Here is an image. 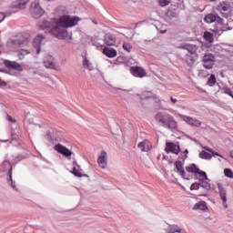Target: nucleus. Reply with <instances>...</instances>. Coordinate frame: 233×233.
Instances as JSON below:
<instances>
[{"label": "nucleus", "instance_id": "nucleus-2", "mask_svg": "<svg viewBox=\"0 0 233 233\" xmlns=\"http://www.w3.org/2000/svg\"><path fill=\"white\" fill-rule=\"evenodd\" d=\"M155 119L159 127L167 128V130H176L177 128V122L176 118L167 112H158Z\"/></svg>", "mask_w": 233, "mask_h": 233}, {"label": "nucleus", "instance_id": "nucleus-50", "mask_svg": "<svg viewBox=\"0 0 233 233\" xmlns=\"http://www.w3.org/2000/svg\"><path fill=\"white\" fill-rule=\"evenodd\" d=\"M162 159H167V156L163 155Z\"/></svg>", "mask_w": 233, "mask_h": 233}, {"label": "nucleus", "instance_id": "nucleus-39", "mask_svg": "<svg viewBox=\"0 0 233 233\" xmlns=\"http://www.w3.org/2000/svg\"><path fill=\"white\" fill-rule=\"evenodd\" d=\"M172 0H159L160 6H168Z\"/></svg>", "mask_w": 233, "mask_h": 233}, {"label": "nucleus", "instance_id": "nucleus-5", "mask_svg": "<svg viewBox=\"0 0 233 233\" xmlns=\"http://www.w3.org/2000/svg\"><path fill=\"white\" fill-rule=\"evenodd\" d=\"M217 187L218 188L219 198L222 201L224 208H228V205L227 204V201H228V198L227 197V188L220 183L217 184Z\"/></svg>", "mask_w": 233, "mask_h": 233}, {"label": "nucleus", "instance_id": "nucleus-12", "mask_svg": "<svg viewBox=\"0 0 233 233\" xmlns=\"http://www.w3.org/2000/svg\"><path fill=\"white\" fill-rule=\"evenodd\" d=\"M81 172H83V169H81V167L79 166V164H77V161H74L71 174H73V176H76V177H88V175L83 174Z\"/></svg>", "mask_w": 233, "mask_h": 233}, {"label": "nucleus", "instance_id": "nucleus-20", "mask_svg": "<svg viewBox=\"0 0 233 233\" xmlns=\"http://www.w3.org/2000/svg\"><path fill=\"white\" fill-rule=\"evenodd\" d=\"M166 233H187L185 228L173 224L168 227V228L166 230Z\"/></svg>", "mask_w": 233, "mask_h": 233}, {"label": "nucleus", "instance_id": "nucleus-13", "mask_svg": "<svg viewBox=\"0 0 233 233\" xmlns=\"http://www.w3.org/2000/svg\"><path fill=\"white\" fill-rule=\"evenodd\" d=\"M130 72H131L132 76H134L135 77H146L147 76V71H145V69H143V67L132 66L130 68Z\"/></svg>", "mask_w": 233, "mask_h": 233}, {"label": "nucleus", "instance_id": "nucleus-31", "mask_svg": "<svg viewBox=\"0 0 233 233\" xmlns=\"http://www.w3.org/2000/svg\"><path fill=\"white\" fill-rule=\"evenodd\" d=\"M204 148H205V150H207V152H210V154H212V156H218V157H221L222 159H227L222 155H219V153L214 152V149H212L210 147H205Z\"/></svg>", "mask_w": 233, "mask_h": 233}, {"label": "nucleus", "instance_id": "nucleus-43", "mask_svg": "<svg viewBox=\"0 0 233 233\" xmlns=\"http://www.w3.org/2000/svg\"><path fill=\"white\" fill-rule=\"evenodd\" d=\"M94 46H96L97 50H103V45H99L97 43H93Z\"/></svg>", "mask_w": 233, "mask_h": 233}, {"label": "nucleus", "instance_id": "nucleus-11", "mask_svg": "<svg viewBox=\"0 0 233 233\" xmlns=\"http://www.w3.org/2000/svg\"><path fill=\"white\" fill-rule=\"evenodd\" d=\"M4 65L5 68H11L16 70V72H23V66L15 61L5 60Z\"/></svg>", "mask_w": 233, "mask_h": 233}, {"label": "nucleus", "instance_id": "nucleus-30", "mask_svg": "<svg viewBox=\"0 0 233 233\" xmlns=\"http://www.w3.org/2000/svg\"><path fill=\"white\" fill-rule=\"evenodd\" d=\"M200 159H212V155L210 153H207V151H202L199 153Z\"/></svg>", "mask_w": 233, "mask_h": 233}, {"label": "nucleus", "instance_id": "nucleus-4", "mask_svg": "<svg viewBox=\"0 0 233 233\" xmlns=\"http://www.w3.org/2000/svg\"><path fill=\"white\" fill-rule=\"evenodd\" d=\"M215 61H216V57L212 54H206L202 57L203 66L207 70H210L214 66Z\"/></svg>", "mask_w": 233, "mask_h": 233}, {"label": "nucleus", "instance_id": "nucleus-17", "mask_svg": "<svg viewBox=\"0 0 233 233\" xmlns=\"http://www.w3.org/2000/svg\"><path fill=\"white\" fill-rule=\"evenodd\" d=\"M180 48L183 50H187L191 56H198V46L193 44H186L182 46Z\"/></svg>", "mask_w": 233, "mask_h": 233}, {"label": "nucleus", "instance_id": "nucleus-45", "mask_svg": "<svg viewBox=\"0 0 233 233\" xmlns=\"http://www.w3.org/2000/svg\"><path fill=\"white\" fill-rule=\"evenodd\" d=\"M7 121H10V123H15V119L13 118L11 116H7Z\"/></svg>", "mask_w": 233, "mask_h": 233}, {"label": "nucleus", "instance_id": "nucleus-48", "mask_svg": "<svg viewBox=\"0 0 233 233\" xmlns=\"http://www.w3.org/2000/svg\"><path fill=\"white\" fill-rule=\"evenodd\" d=\"M170 101H171L172 105H176V103H177V99H176L172 96H170Z\"/></svg>", "mask_w": 233, "mask_h": 233}, {"label": "nucleus", "instance_id": "nucleus-46", "mask_svg": "<svg viewBox=\"0 0 233 233\" xmlns=\"http://www.w3.org/2000/svg\"><path fill=\"white\" fill-rule=\"evenodd\" d=\"M5 14L0 12V23H3L5 21Z\"/></svg>", "mask_w": 233, "mask_h": 233}, {"label": "nucleus", "instance_id": "nucleus-44", "mask_svg": "<svg viewBox=\"0 0 233 233\" xmlns=\"http://www.w3.org/2000/svg\"><path fill=\"white\" fill-rule=\"evenodd\" d=\"M184 154H186V155H184V157H182V161H185V159H187L188 157V156H187V154H188V149H186L184 151Z\"/></svg>", "mask_w": 233, "mask_h": 233}, {"label": "nucleus", "instance_id": "nucleus-27", "mask_svg": "<svg viewBox=\"0 0 233 233\" xmlns=\"http://www.w3.org/2000/svg\"><path fill=\"white\" fill-rule=\"evenodd\" d=\"M186 170L190 174H198V172H199V168H198V166H196V164L189 165L186 167Z\"/></svg>", "mask_w": 233, "mask_h": 233}, {"label": "nucleus", "instance_id": "nucleus-16", "mask_svg": "<svg viewBox=\"0 0 233 233\" xmlns=\"http://www.w3.org/2000/svg\"><path fill=\"white\" fill-rule=\"evenodd\" d=\"M116 35L110 33L106 34L104 36V43L107 46H114L116 45Z\"/></svg>", "mask_w": 233, "mask_h": 233}, {"label": "nucleus", "instance_id": "nucleus-33", "mask_svg": "<svg viewBox=\"0 0 233 233\" xmlns=\"http://www.w3.org/2000/svg\"><path fill=\"white\" fill-rule=\"evenodd\" d=\"M200 187L205 190H210V188H212V186L209 184V182H207V181H202L200 183Z\"/></svg>", "mask_w": 233, "mask_h": 233}, {"label": "nucleus", "instance_id": "nucleus-24", "mask_svg": "<svg viewBox=\"0 0 233 233\" xmlns=\"http://www.w3.org/2000/svg\"><path fill=\"white\" fill-rule=\"evenodd\" d=\"M30 3V0H16L14 2L13 6L14 8H19L20 10H23L26 5Z\"/></svg>", "mask_w": 233, "mask_h": 233}, {"label": "nucleus", "instance_id": "nucleus-49", "mask_svg": "<svg viewBox=\"0 0 233 233\" xmlns=\"http://www.w3.org/2000/svg\"><path fill=\"white\" fill-rule=\"evenodd\" d=\"M160 34H167V30L160 31Z\"/></svg>", "mask_w": 233, "mask_h": 233}, {"label": "nucleus", "instance_id": "nucleus-18", "mask_svg": "<svg viewBox=\"0 0 233 233\" xmlns=\"http://www.w3.org/2000/svg\"><path fill=\"white\" fill-rule=\"evenodd\" d=\"M106 151H102L97 158V164L100 167V168H106Z\"/></svg>", "mask_w": 233, "mask_h": 233}, {"label": "nucleus", "instance_id": "nucleus-55", "mask_svg": "<svg viewBox=\"0 0 233 233\" xmlns=\"http://www.w3.org/2000/svg\"><path fill=\"white\" fill-rule=\"evenodd\" d=\"M51 141H54V138H51Z\"/></svg>", "mask_w": 233, "mask_h": 233}, {"label": "nucleus", "instance_id": "nucleus-10", "mask_svg": "<svg viewBox=\"0 0 233 233\" xmlns=\"http://www.w3.org/2000/svg\"><path fill=\"white\" fill-rule=\"evenodd\" d=\"M204 21L206 23H218V25H223L224 20L221 18L219 15H215V14H208V15L205 16Z\"/></svg>", "mask_w": 233, "mask_h": 233}, {"label": "nucleus", "instance_id": "nucleus-23", "mask_svg": "<svg viewBox=\"0 0 233 233\" xmlns=\"http://www.w3.org/2000/svg\"><path fill=\"white\" fill-rule=\"evenodd\" d=\"M152 145L150 144V142L148 140H144L142 142H140L137 146V147L139 148V150H141V152H148V150H150Z\"/></svg>", "mask_w": 233, "mask_h": 233}, {"label": "nucleus", "instance_id": "nucleus-3", "mask_svg": "<svg viewBox=\"0 0 233 233\" xmlns=\"http://www.w3.org/2000/svg\"><path fill=\"white\" fill-rule=\"evenodd\" d=\"M30 13L32 14L33 17H35V19H39V17L45 15V10L41 8V5H39V0H35L31 5Z\"/></svg>", "mask_w": 233, "mask_h": 233}, {"label": "nucleus", "instance_id": "nucleus-6", "mask_svg": "<svg viewBox=\"0 0 233 233\" xmlns=\"http://www.w3.org/2000/svg\"><path fill=\"white\" fill-rule=\"evenodd\" d=\"M2 167H4L5 170H9V179L7 180L8 185L14 188V190H17V187H15V182L12 180V164H10V161L5 160L2 164Z\"/></svg>", "mask_w": 233, "mask_h": 233}, {"label": "nucleus", "instance_id": "nucleus-19", "mask_svg": "<svg viewBox=\"0 0 233 233\" xmlns=\"http://www.w3.org/2000/svg\"><path fill=\"white\" fill-rule=\"evenodd\" d=\"M175 167H176V172H177V174H179V176H181V177H183L184 179H188V177H187V173L185 172V169L183 168V162L181 161H177L175 163Z\"/></svg>", "mask_w": 233, "mask_h": 233}, {"label": "nucleus", "instance_id": "nucleus-47", "mask_svg": "<svg viewBox=\"0 0 233 233\" xmlns=\"http://www.w3.org/2000/svg\"><path fill=\"white\" fill-rule=\"evenodd\" d=\"M0 86H6V82L0 77Z\"/></svg>", "mask_w": 233, "mask_h": 233}, {"label": "nucleus", "instance_id": "nucleus-36", "mask_svg": "<svg viewBox=\"0 0 233 233\" xmlns=\"http://www.w3.org/2000/svg\"><path fill=\"white\" fill-rule=\"evenodd\" d=\"M224 174H225L226 177H229L230 179L233 178V172L230 168H225Z\"/></svg>", "mask_w": 233, "mask_h": 233}, {"label": "nucleus", "instance_id": "nucleus-25", "mask_svg": "<svg viewBox=\"0 0 233 233\" xmlns=\"http://www.w3.org/2000/svg\"><path fill=\"white\" fill-rule=\"evenodd\" d=\"M198 57V55H186V63L188 65V66H192L196 63V59Z\"/></svg>", "mask_w": 233, "mask_h": 233}, {"label": "nucleus", "instance_id": "nucleus-35", "mask_svg": "<svg viewBox=\"0 0 233 233\" xmlns=\"http://www.w3.org/2000/svg\"><path fill=\"white\" fill-rule=\"evenodd\" d=\"M197 174H198V177H200V179H205L206 181H210L208 179V177L207 176V173L204 172V171H199L198 169V172H197Z\"/></svg>", "mask_w": 233, "mask_h": 233}, {"label": "nucleus", "instance_id": "nucleus-15", "mask_svg": "<svg viewBox=\"0 0 233 233\" xmlns=\"http://www.w3.org/2000/svg\"><path fill=\"white\" fill-rule=\"evenodd\" d=\"M44 39H45V36H43L42 35H38L33 42V46L34 48H36L37 55L41 54V45H43Z\"/></svg>", "mask_w": 233, "mask_h": 233}, {"label": "nucleus", "instance_id": "nucleus-7", "mask_svg": "<svg viewBox=\"0 0 233 233\" xmlns=\"http://www.w3.org/2000/svg\"><path fill=\"white\" fill-rule=\"evenodd\" d=\"M178 117L187 123V125H190V127H201V121H199L198 118H193L191 116H187L182 114H177Z\"/></svg>", "mask_w": 233, "mask_h": 233}, {"label": "nucleus", "instance_id": "nucleus-34", "mask_svg": "<svg viewBox=\"0 0 233 233\" xmlns=\"http://www.w3.org/2000/svg\"><path fill=\"white\" fill-rule=\"evenodd\" d=\"M132 45H130V44H128V43H127V42H125L124 44H123V49L126 51V52H127L128 54H130V52H132Z\"/></svg>", "mask_w": 233, "mask_h": 233}, {"label": "nucleus", "instance_id": "nucleus-32", "mask_svg": "<svg viewBox=\"0 0 233 233\" xmlns=\"http://www.w3.org/2000/svg\"><path fill=\"white\" fill-rule=\"evenodd\" d=\"M208 86H214L216 85V76L211 75L208 80Z\"/></svg>", "mask_w": 233, "mask_h": 233}, {"label": "nucleus", "instance_id": "nucleus-53", "mask_svg": "<svg viewBox=\"0 0 233 233\" xmlns=\"http://www.w3.org/2000/svg\"><path fill=\"white\" fill-rule=\"evenodd\" d=\"M69 39H72V35H69Z\"/></svg>", "mask_w": 233, "mask_h": 233}, {"label": "nucleus", "instance_id": "nucleus-26", "mask_svg": "<svg viewBox=\"0 0 233 233\" xmlns=\"http://www.w3.org/2000/svg\"><path fill=\"white\" fill-rule=\"evenodd\" d=\"M193 210H207V202L200 201L198 203H196Z\"/></svg>", "mask_w": 233, "mask_h": 233}, {"label": "nucleus", "instance_id": "nucleus-1", "mask_svg": "<svg viewBox=\"0 0 233 233\" xmlns=\"http://www.w3.org/2000/svg\"><path fill=\"white\" fill-rule=\"evenodd\" d=\"M79 21H81L80 17L65 15L60 16L59 19H55L53 22H42L39 24V28L41 30H47L56 39L63 40L68 37V30L66 28L76 26Z\"/></svg>", "mask_w": 233, "mask_h": 233}, {"label": "nucleus", "instance_id": "nucleus-38", "mask_svg": "<svg viewBox=\"0 0 233 233\" xmlns=\"http://www.w3.org/2000/svg\"><path fill=\"white\" fill-rule=\"evenodd\" d=\"M150 97H154V95L152 94V92L149 91H145L142 95V98L143 99H148Z\"/></svg>", "mask_w": 233, "mask_h": 233}, {"label": "nucleus", "instance_id": "nucleus-14", "mask_svg": "<svg viewBox=\"0 0 233 233\" xmlns=\"http://www.w3.org/2000/svg\"><path fill=\"white\" fill-rule=\"evenodd\" d=\"M167 147H166V152L167 154H176V156H177V154H179L180 152V148H179V146L172 143V142H167Z\"/></svg>", "mask_w": 233, "mask_h": 233}, {"label": "nucleus", "instance_id": "nucleus-28", "mask_svg": "<svg viewBox=\"0 0 233 233\" xmlns=\"http://www.w3.org/2000/svg\"><path fill=\"white\" fill-rule=\"evenodd\" d=\"M205 41H207L208 43H214V34L208 32V31H206L204 33V35H203Z\"/></svg>", "mask_w": 233, "mask_h": 233}, {"label": "nucleus", "instance_id": "nucleus-8", "mask_svg": "<svg viewBox=\"0 0 233 233\" xmlns=\"http://www.w3.org/2000/svg\"><path fill=\"white\" fill-rule=\"evenodd\" d=\"M55 150L58 152V154H62V156H64L67 159H72V154L74 153H72L70 149L66 148V147L61 144H57L55 146Z\"/></svg>", "mask_w": 233, "mask_h": 233}, {"label": "nucleus", "instance_id": "nucleus-29", "mask_svg": "<svg viewBox=\"0 0 233 233\" xmlns=\"http://www.w3.org/2000/svg\"><path fill=\"white\" fill-rule=\"evenodd\" d=\"M83 66H84V68H86V70H89V71L94 70V66H92V63H90V61H88L87 57L84 58Z\"/></svg>", "mask_w": 233, "mask_h": 233}, {"label": "nucleus", "instance_id": "nucleus-52", "mask_svg": "<svg viewBox=\"0 0 233 233\" xmlns=\"http://www.w3.org/2000/svg\"><path fill=\"white\" fill-rule=\"evenodd\" d=\"M2 142H3V143H6V142H8V140H2Z\"/></svg>", "mask_w": 233, "mask_h": 233}, {"label": "nucleus", "instance_id": "nucleus-42", "mask_svg": "<svg viewBox=\"0 0 233 233\" xmlns=\"http://www.w3.org/2000/svg\"><path fill=\"white\" fill-rule=\"evenodd\" d=\"M28 54H30V51H28V50H26V49H21V50L19 51L18 56H28Z\"/></svg>", "mask_w": 233, "mask_h": 233}, {"label": "nucleus", "instance_id": "nucleus-51", "mask_svg": "<svg viewBox=\"0 0 233 233\" xmlns=\"http://www.w3.org/2000/svg\"><path fill=\"white\" fill-rule=\"evenodd\" d=\"M200 196H203L204 198H207V194H202Z\"/></svg>", "mask_w": 233, "mask_h": 233}, {"label": "nucleus", "instance_id": "nucleus-37", "mask_svg": "<svg viewBox=\"0 0 233 233\" xmlns=\"http://www.w3.org/2000/svg\"><path fill=\"white\" fill-rule=\"evenodd\" d=\"M220 90H222V92L224 94H227L230 97H233L232 90H230V88H228V87H222V88H220Z\"/></svg>", "mask_w": 233, "mask_h": 233}, {"label": "nucleus", "instance_id": "nucleus-22", "mask_svg": "<svg viewBox=\"0 0 233 233\" xmlns=\"http://www.w3.org/2000/svg\"><path fill=\"white\" fill-rule=\"evenodd\" d=\"M103 54L106 57H109L110 59H112L117 56V51H116V49L114 48L105 47L103 49Z\"/></svg>", "mask_w": 233, "mask_h": 233}, {"label": "nucleus", "instance_id": "nucleus-40", "mask_svg": "<svg viewBox=\"0 0 233 233\" xmlns=\"http://www.w3.org/2000/svg\"><path fill=\"white\" fill-rule=\"evenodd\" d=\"M199 187H201V184L193 183L190 187V190H199Z\"/></svg>", "mask_w": 233, "mask_h": 233}, {"label": "nucleus", "instance_id": "nucleus-54", "mask_svg": "<svg viewBox=\"0 0 233 233\" xmlns=\"http://www.w3.org/2000/svg\"><path fill=\"white\" fill-rule=\"evenodd\" d=\"M209 1H212V2H214V1H216V0H209Z\"/></svg>", "mask_w": 233, "mask_h": 233}, {"label": "nucleus", "instance_id": "nucleus-9", "mask_svg": "<svg viewBox=\"0 0 233 233\" xmlns=\"http://www.w3.org/2000/svg\"><path fill=\"white\" fill-rule=\"evenodd\" d=\"M21 45H25V39L22 36H15L7 41V46L9 48H17Z\"/></svg>", "mask_w": 233, "mask_h": 233}, {"label": "nucleus", "instance_id": "nucleus-21", "mask_svg": "<svg viewBox=\"0 0 233 233\" xmlns=\"http://www.w3.org/2000/svg\"><path fill=\"white\" fill-rule=\"evenodd\" d=\"M44 65L46 68H51V69L56 68V60H54V56H47L44 60Z\"/></svg>", "mask_w": 233, "mask_h": 233}, {"label": "nucleus", "instance_id": "nucleus-41", "mask_svg": "<svg viewBox=\"0 0 233 233\" xmlns=\"http://www.w3.org/2000/svg\"><path fill=\"white\" fill-rule=\"evenodd\" d=\"M219 8H220V10H221L222 12H227V11H228V5H227V4H221L220 6H219Z\"/></svg>", "mask_w": 233, "mask_h": 233}]
</instances>
